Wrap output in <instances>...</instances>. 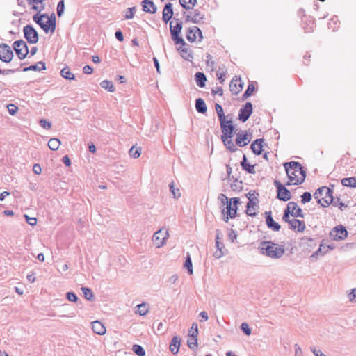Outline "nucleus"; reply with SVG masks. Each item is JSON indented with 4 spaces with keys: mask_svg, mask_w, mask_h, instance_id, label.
Returning a JSON list of instances; mask_svg holds the SVG:
<instances>
[{
    "mask_svg": "<svg viewBox=\"0 0 356 356\" xmlns=\"http://www.w3.org/2000/svg\"><path fill=\"white\" fill-rule=\"evenodd\" d=\"M100 86L102 88L107 90L109 92H114L115 87L112 81L108 80H104L100 83Z\"/></svg>",
    "mask_w": 356,
    "mask_h": 356,
    "instance_id": "obj_41",
    "label": "nucleus"
},
{
    "mask_svg": "<svg viewBox=\"0 0 356 356\" xmlns=\"http://www.w3.org/2000/svg\"><path fill=\"white\" fill-rule=\"evenodd\" d=\"M204 19V15H202L199 10L196 9L193 11V16L191 18V22L194 24L200 23L201 19Z\"/></svg>",
    "mask_w": 356,
    "mask_h": 356,
    "instance_id": "obj_44",
    "label": "nucleus"
},
{
    "mask_svg": "<svg viewBox=\"0 0 356 356\" xmlns=\"http://www.w3.org/2000/svg\"><path fill=\"white\" fill-rule=\"evenodd\" d=\"M60 75L68 80H74L75 79V76L73 73L71 72L70 68L68 67H65L60 71Z\"/></svg>",
    "mask_w": 356,
    "mask_h": 356,
    "instance_id": "obj_34",
    "label": "nucleus"
},
{
    "mask_svg": "<svg viewBox=\"0 0 356 356\" xmlns=\"http://www.w3.org/2000/svg\"><path fill=\"white\" fill-rule=\"evenodd\" d=\"M312 194L309 192H304L301 195V202L306 204L312 200Z\"/></svg>",
    "mask_w": 356,
    "mask_h": 356,
    "instance_id": "obj_52",
    "label": "nucleus"
},
{
    "mask_svg": "<svg viewBox=\"0 0 356 356\" xmlns=\"http://www.w3.org/2000/svg\"><path fill=\"white\" fill-rule=\"evenodd\" d=\"M230 138H221V140L227 149L231 152H234L236 151L237 148Z\"/></svg>",
    "mask_w": 356,
    "mask_h": 356,
    "instance_id": "obj_36",
    "label": "nucleus"
},
{
    "mask_svg": "<svg viewBox=\"0 0 356 356\" xmlns=\"http://www.w3.org/2000/svg\"><path fill=\"white\" fill-rule=\"evenodd\" d=\"M327 252L325 246H324L322 243L320 244L318 249L315 251L311 256V258L317 259L319 256H323Z\"/></svg>",
    "mask_w": 356,
    "mask_h": 356,
    "instance_id": "obj_38",
    "label": "nucleus"
},
{
    "mask_svg": "<svg viewBox=\"0 0 356 356\" xmlns=\"http://www.w3.org/2000/svg\"><path fill=\"white\" fill-rule=\"evenodd\" d=\"M169 188H170V192L172 193L173 195V197L175 198H178L181 196V193H180V191L179 188H175V184H174V181H172L170 184H169Z\"/></svg>",
    "mask_w": 356,
    "mask_h": 356,
    "instance_id": "obj_49",
    "label": "nucleus"
},
{
    "mask_svg": "<svg viewBox=\"0 0 356 356\" xmlns=\"http://www.w3.org/2000/svg\"><path fill=\"white\" fill-rule=\"evenodd\" d=\"M14 56L10 47L5 43L0 44V60L4 63H10Z\"/></svg>",
    "mask_w": 356,
    "mask_h": 356,
    "instance_id": "obj_10",
    "label": "nucleus"
},
{
    "mask_svg": "<svg viewBox=\"0 0 356 356\" xmlns=\"http://www.w3.org/2000/svg\"><path fill=\"white\" fill-rule=\"evenodd\" d=\"M289 225L291 229L298 232H302L305 229L304 221L296 218L291 219Z\"/></svg>",
    "mask_w": 356,
    "mask_h": 356,
    "instance_id": "obj_19",
    "label": "nucleus"
},
{
    "mask_svg": "<svg viewBox=\"0 0 356 356\" xmlns=\"http://www.w3.org/2000/svg\"><path fill=\"white\" fill-rule=\"evenodd\" d=\"M310 349L315 356H327L325 354L322 353L320 350L316 349L315 347H311Z\"/></svg>",
    "mask_w": 356,
    "mask_h": 356,
    "instance_id": "obj_64",
    "label": "nucleus"
},
{
    "mask_svg": "<svg viewBox=\"0 0 356 356\" xmlns=\"http://www.w3.org/2000/svg\"><path fill=\"white\" fill-rule=\"evenodd\" d=\"M13 48L19 60H24L29 54L28 46L22 40L15 41L13 44Z\"/></svg>",
    "mask_w": 356,
    "mask_h": 356,
    "instance_id": "obj_6",
    "label": "nucleus"
},
{
    "mask_svg": "<svg viewBox=\"0 0 356 356\" xmlns=\"http://www.w3.org/2000/svg\"><path fill=\"white\" fill-rule=\"evenodd\" d=\"M252 113V104L248 102L239 109L238 120L242 122H245L250 117Z\"/></svg>",
    "mask_w": 356,
    "mask_h": 356,
    "instance_id": "obj_13",
    "label": "nucleus"
},
{
    "mask_svg": "<svg viewBox=\"0 0 356 356\" xmlns=\"http://www.w3.org/2000/svg\"><path fill=\"white\" fill-rule=\"evenodd\" d=\"M248 202L246 205L245 213L250 216H256L259 209V200L257 197H248Z\"/></svg>",
    "mask_w": 356,
    "mask_h": 356,
    "instance_id": "obj_14",
    "label": "nucleus"
},
{
    "mask_svg": "<svg viewBox=\"0 0 356 356\" xmlns=\"http://www.w3.org/2000/svg\"><path fill=\"white\" fill-rule=\"evenodd\" d=\"M259 248L262 254L272 259H280L285 252L284 245H279L271 241H261Z\"/></svg>",
    "mask_w": 356,
    "mask_h": 356,
    "instance_id": "obj_2",
    "label": "nucleus"
},
{
    "mask_svg": "<svg viewBox=\"0 0 356 356\" xmlns=\"http://www.w3.org/2000/svg\"><path fill=\"white\" fill-rule=\"evenodd\" d=\"M215 109L220 122L226 120V116L225 115L224 111L221 105L216 103L215 104ZM229 115H227V118H229Z\"/></svg>",
    "mask_w": 356,
    "mask_h": 356,
    "instance_id": "obj_37",
    "label": "nucleus"
},
{
    "mask_svg": "<svg viewBox=\"0 0 356 356\" xmlns=\"http://www.w3.org/2000/svg\"><path fill=\"white\" fill-rule=\"evenodd\" d=\"M60 140L58 138H51L48 142V147L53 151L57 150L60 145Z\"/></svg>",
    "mask_w": 356,
    "mask_h": 356,
    "instance_id": "obj_39",
    "label": "nucleus"
},
{
    "mask_svg": "<svg viewBox=\"0 0 356 356\" xmlns=\"http://www.w3.org/2000/svg\"><path fill=\"white\" fill-rule=\"evenodd\" d=\"M241 329L248 336L251 334L252 330L247 323H242L241 325Z\"/></svg>",
    "mask_w": 356,
    "mask_h": 356,
    "instance_id": "obj_53",
    "label": "nucleus"
},
{
    "mask_svg": "<svg viewBox=\"0 0 356 356\" xmlns=\"http://www.w3.org/2000/svg\"><path fill=\"white\" fill-rule=\"evenodd\" d=\"M138 310L136 312L140 316H145L148 312V305L146 303H141L137 306Z\"/></svg>",
    "mask_w": 356,
    "mask_h": 356,
    "instance_id": "obj_43",
    "label": "nucleus"
},
{
    "mask_svg": "<svg viewBox=\"0 0 356 356\" xmlns=\"http://www.w3.org/2000/svg\"><path fill=\"white\" fill-rule=\"evenodd\" d=\"M254 167H255L254 165H251L250 163H248L244 168H243V170H244L245 171H246L248 173L254 174L255 173Z\"/></svg>",
    "mask_w": 356,
    "mask_h": 356,
    "instance_id": "obj_59",
    "label": "nucleus"
},
{
    "mask_svg": "<svg viewBox=\"0 0 356 356\" xmlns=\"http://www.w3.org/2000/svg\"><path fill=\"white\" fill-rule=\"evenodd\" d=\"M330 237L334 241H341L348 236V231L343 225L334 227L330 233Z\"/></svg>",
    "mask_w": 356,
    "mask_h": 356,
    "instance_id": "obj_12",
    "label": "nucleus"
},
{
    "mask_svg": "<svg viewBox=\"0 0 356 356\" xmlns=\"http://www.w3.org/2000/svg\"><path fill=\"white\" fill-rule=\"evenodd\" d=\"M216 246L218 250H221L222 248V243H221L219 241L220 239V231L219 229H216Z\"/></svg>",
    "mask_w": 356,
    "mask_h": 356,
    "instance_id": "obj_54",
    "label": "nucleus"
},
{
    "mask_svg": "<svg viewBox=\"0 0 356 356\" xmlns=\"http://www.w3.org/2000/svg\"><path fill=\"white\" fill-rule=\"evenodd\" d=\"M230 180H232L234 182V184H232V188L234 191L242 188V181H238L237 177H235L234 175H232Z\"/></svg>",
    "mask_w": 356,
    "mask_h": 356,
    "instance_id": "obj_48",
    "label": "nucleus"
},
{
    "mask_svg": "<svg viewBox=\"0 0 356 356\" xmlns=\"http://www.w3.org/2000/svg\"><path fill=\"white\" fill-rule=\"evenodd\" d=\"M254 90H255V86H254V84L250 83L248 86L246 90L242 95V99L245 100L246 99H248L249 97H250L252 95V94L254 92Z\"/></svg>",
    "mask_w": 356,
    "mask_h": 356,
    "instance_id": "obj_42",
    "label": "nucleus"
},
{
    "mask_svg": "<svg viewBox=\"0 0 356 356\" xmlns=\"http://www.w3.org/2000/svg\"><path fill=\"white\" fill-rule=\"evenodd\" d=\"M45 69H46L45 63L43 61H39L34 65H31L29 67H24L23 69V71L24 72H28V71L40 72V71L44 70Z\"/></svg>",
    "mask_w": 356,
    "mask_h": 356,
    "instance_id": "obj_26",
    "label": "nucleus"
},
{
    "mask_svg": "<svg viewBox=\"0 0 356 356\" xmlns=\"http://www.w3.org/2000/svg\"><path fill=\"white\" fill-rule=\"evenodd\" d=\"M243 83L242 82L241 78L235 76L233 77L231 83L229 84V90L233 95H238L240 91L243 89Z\"/></svg>",
    "mask_w": 356,
    "mask_h": 356,
    "instance_id": "obj_16",
    "label": "nucleus"
},
{
    "mask_svg": "<svg viewBox=\"0 0 356 356\" xmlns=\"http://www.w3.org/2000/svg\"><path fill=\"white\" fill-rule=\"evenodd\" d=\"M233 207V202H231V199H229V202L226 204L225 209H222V213L226 214V216H230V209Z\"/></svg>",
    "mask_w": 356,
    "mask_h": 356,
    "instance_id": "obj_57",
    "label": "nucleus"
},
{
    "mask_svg": "<svg viewBox=\"0 0 356 356\" xmlns=\"http://www.w3.org/2000/svg\"><path fill=\"white\" fill-rule=\"evenodd\" d=\"M7 108H8V113L11 115H15L17 111H18V107L16 106L15 105H14L13 104H10L7 106Z\"/></svg>",
    "mask_w": 356,
    "mask_h": 356,
    "instance_id": "obj_56",
    "label": "nucleus"
},
{
    "mask_svg": "<svg viewBox=\"0 0 356 356\" xmlns=\"http://www.w3.org/2000/svg\"><path fill=\"white\" fill-rule=\"evenodd\" d=\"M177 23L175 25H173V22L170 23V31L171 34V38L175 42V44H181V45H187V43L185 42L184 40L179 34L181 32V29L183 27V23L178 19H175Z\"/></svg>",
    "mask_w": 356,
    "mask_h": 356,
    "instance_id": "obj_5",
    "label": "nucleus"
},
{
    "mask_svg": "<svg viewBox=\"0 0 356 356\" xmlns=\"http://www.w3.org/2000/svg\"><path fill=\"white\" fill-rule=\"evenodd\" d=\"M341 184L344 186L355 188L356 187V177H352L343 178L341 180Z\"/></svg>",
    "mask_w": 356,
    "mask_h": 356,
    "instance_id": "obj_33",
    "label": "nucleus"
},
{
    "mask_svg": "<svg viewBox=\"0 0 356 356\" xmlns=\"http://www.w3.org/2000/svg\"><path fill=\"white\" fill-rule=\"evenodd\" d=\"M287 177L289 179L286 185H298L302 184L306 177V172L302 165L297 161L286 162L284 164Z\"/></svg>",
    "mask_w": 356,
    "mask_h": 356,
    "instance_id": "obj_1",
    "label": "nucleus"
},
{
    "mask_svg": "<svg viewBox=\"0 0 356 356\" xmlns=\"http://www.w3.org/2000/svg\"><path fill=\"white\" fill-rule=\"evenodd\" d=\"M168 236V233L167 231L163 232L160 229L154 234L152 241L157 248H160L164 245V242Z\"/></svg>",
    "mask_w": 356,
    "mask_h": 356,
    "instance_id": "obj_15",
    "label": "nucleus"
},
{
    "mask_svg": "<svg viewBox=\"0 0 356 356\" xmlns=\"http://www.w3.org/2000/svg\"><path fill=\"white\" fill-rule=\"evenodd\" d=\"M178 51L181 54V56L186 60H191L193 58V55L192 51L189 49L188 44L187 45H181L179 48H178Z\"/></svg>",
    "mask_w": 356,
    "mask_h": 356,
    "instance_id": "obj_21",
    "label": "nucleus"
},
{
    "mask_svg": "<svg viewBox=\"0 0 356 356\" xmlns=\"http://www.w3.org/2000/svg\"><path fill=\"white\" fill-rule=\"evenodd\" d=\"M195 109L199 113L204 114L207 111V106L202 98H198L195 100Z\"/></svg>",
    "mask_w": 356,
    "mask_h": 356,
    "instance_id": "obj_27",
    "label": "nucleus"
},
{
    "mask_svg": "<svg viewBox=\"0 0 356 356\" xmlns=\"http://www.w3.org/2000/svg\"><path fill=\"white\" fill-rule=\"evenodd\" d=\"M181 339L179 337L175 336L172 339L170 344V350L173 354H177L180 347Z\"/></svg>",
    "mask_w": 356,
    "mask_h": 356,
    "instance_id": "obj_28",
    "label": "nucleus"
},
{
    "mask_svg": "<svg viewBox=\"0 0 356 356\" xmlns=\"http://www.w3.org/2000/svg\"><path fill=\"white\" fill-rule=\"evenodd\" d=\"M173 16V9L171 3H168L165 5L163 10V20L165 23L171 19Z\"/></svg>",
    "mask_w": 356,
    "mask_h": 356,
    "instance_id": "obj_24",
    "label": "nucleus"
},
{
    "mask_svg": "<svg viewBox=\"0 0 356 356\" xmlns=\"http://www.w3.org/2000/svg\"><path fill=\"white\" fill-rule=\"evenodd\" d=\"M218 199L220 200L222 205H226L229 202V199L222 193L220 194Z\"/></svg>",
    "mask_w": 356,
    "mask_h": 356,
    "instance_id": "obj_61",
    "label": "nucleus"
},
{
    "mask_svg": "<svg viewBox=\"0 0 356 356\" xmlns=\"http://www.w3.org/2000/svg\"><path fill=\"white\" fill-rule=\"evenodd\" d=\"M66 298L70 302H76L78 300L77 296L72 291L66 293Z\"/></svg>",
    "mask_w": 356,
    "mask_h": 356,
    "instance_id": "obj_55",
    "label": "nucleus"
},
{
    "mask_svg": "<svg viewBox=\"0 0 356 356\" xmlns=\"http://www.w3.org/2000/svg\"><path fill=\"white\" fill-rule=\"evenodd\" d=\"M184 266V268H186L187 269L188 274L192 275L193 273V264H192V261H191V256L189 255V254H188L187 257H186V261H185Z\"/></svg>",
    "mask_w": 356,
    "mask_h": 356,
    "instance_id": "obj_46",
    "label": "nucleus"
},
{
    "mask_svg": "<svg viewBox=\"0 0 356 356\" xmlns=\"http://www.w3.org/2000/svg\"><path fill=\"white\" fill-rule=\"evenodd\" d=\"M186 37L188 42H193L197 39V36L196 32L193 30V26L190 27L186 30Z\"/></svg>",
    "mask_w": 356,
    "mask_h": 356,
    "instance_id": "obj_35",
    "label": "nucleus"
},
{
    "mask_svg": "<svg viewBox=\"0 0 356 356\" xmlns=\"http://www.w3.org/2000/svg\"><path fill=\"white\" fill-rule=\"evenodd\" d=\"M24 36L29 44H36L38 42L39 36L35 29L30 24L23 28Z\"/></svg>",
    "mask_w": 356,
    "mask_h": 356,
    "instance_id": "obj_7",
    "label": "nucleus"
},
{
    "mask_svg": "<svg viewBox=\"0 0 356 356\" xmlns=\"http://www.w3.org/2000/svg\"><path fill=\"white\" fill-rule=\"evenodd\" d=\"M289 203H291L292 204H293L295 206L294 209H291V213H290L291 215L293 217L304 218V214L302 213V209L300 208L299 207H298L297 204L294 202H290Z\"/></svg>",
    "mask_w": 356,
    "mask_h": 356,
    "instance_id": "obj_32",
    "label": "nucleus"
},
{
    "mask_svg": "<svg viewBox=\"0 0 356 356\" xmlns=\"http://www.w3.org/2000/svg\"><path fill=\"white\" fill-rule=\"evenodd\" d=\"M135 11H136V8L135 7H132V8H128L126 10H125V14H124V18L126 19H131L134 17V15H135Z\"/></svg>",
    "mask_w": 356,
    "mask_h": 356,
    "instance_id": "obj_50",
    "label": "nucleus"
},
{
    "mask_svg": "<svg viewBox=\"0 0 356 356\" xmlns=\"http://www.w3.org/2000/svg\"><path fill=\"white\" fill-rule=\"evenodd\" d=\"M231 202H233V207L230 209V216H224L223 220L225 222H228L229 218H234L236 216L237 205L240 203V200L238 197H232L231 198Z\"/></svg>",
    "mask_w": 356,
    "mask_h": 356,
    "instance_id": "obj_20",
    "label": "nucleus"
},
{
    "mask_svg": "<svg viewBox=\"0 0 356 356\" xmlns=\"http://www.w3.org/2000/svg\"><path fill=\"white\" fill-rule=\"evenodd\" d=\"M57 15L61 17L65 10V2L64 0H60L57 5Z\"/></svg>",
    "mask_w": 356,
    "mask_h": 356,
    "instance_id": "obj_51",
    "label": "nucleus"
},
{
    "mask_svg": "<svg viewBox=\"0 0 356 356\" xmlns=\"http://www.w3.org/2000/svg\"><path fill=\"white\" fill-rule=\"evenodd\" d=\"M348 297L350 302L355 301V300L356 298V288L353 289L351 290V292L350 293H348Z\"/></svg>",
    "mask_w": 356,
    "mask_h": 356,
    "instance_id": "obj_63",
    "label": "nucleus"
},
{
    "mask_svg": "<svg viewBox=\"0 0 356 356\" xmlns=\"http://www.w3.org/2000/svg\"><path fill=\"white\" fill-rule=\"evenodd\" d=\"M191 329H194V332H192V330L188 331V339L187 340V343L191 350H195L197 347L198 327L197 323H193L192 324Z\"/></svg>",
    "mask_w": 356,
    "mask_h": 356,
    "instance_id": "obj_11",
    "label": "nucleus"
},
{
    "mask_svg": "<svg viewBox=\"0 0 356 356\" xmlns=\"http://www.w3.org/2000/svg\"><path fill=\"white\" fill-rule=\"evenodd\" d=\"M211 93L213 95H218L219 96H222L223 94V90L222 87H216L211 90Z\"/></svg>",
    "mask_w": 356,
    "mask_h": 356,
    "instance_id": "obj_62",
    "label": "nucleus"
},
{
    "mask_svg": "<svg viewBox=\"0 0 356 356\" xmlns=\"http://www.w3.org/2000/svg\"><path fill=\"white\" fill-rule=\"evenodd\" d=\"M274 185L277 188V197L282 201H288L291 198V192L280 181L275 180Z\"/></svg>",
    "mask_w": 356,
    "mask_h": 356,
    "instance_id": "obj_9",
    "label": "nucleus"
},
{
    "mask_svg": "<svg viewBox=\"0 0 356 356\" xmlns=\"http://www.w3.org/2000/svg\"><path fill=\"white\" fill-rule=\"evenodd\" d=\"M81 289L82 292L83 293L84 298L86 300H90V301L94 300V299H95L94 294L90 288L83 286V287H81Z\"/></svg>",
    "mask_w": 356,
    "mask_h": 356,
    "instance_id": "obj_40",
    "label": "nucleus"
},
{
    "mask_svg": "<svg viewBox=\"0 0 356 356\" xmlns=\"http://www.w3.org/2000/svg\"><path fill=\"white\" fill-rule=\"evenodd\" d=\"M294 208L295 206L293 204H292L291 203H288L286 208L284 211V214L282 216V220L284 222H288L289 224V222L291 220V219H290L291 209H294Z\"/></svg>",
    "mask_w": 356,
    "mask_h": 356,
    "instance_id": "obj_31",
    "label": "nucleus"
},
{
    "mask_svg": "<svg viewBox=\"0 0 356 356\" xmlns=\"http://www.w3.org/2000/svg\"><path fill=\"white\" fill-rule=\"evenodd\" d=\"M263 142L264 139H256L250 145V149L252 152L256 155H260L263 151Z\"/></svg>",
    "mask_w": 356,
    "mask_h": 356,
    "instance_id": "obj_23",
    "label": "nucleus"
},
{
    "mask_svg": "<svg viewBox=\"0 0 356 356\" xmlns=\"http://www.w3.org/2000/svg\"><path fill=\"white\" fill-rule=\"evenodd\" d=\"M40 124L42 128L45 129H49L51 127V122L46 120L45 119H41L40 120Z\"/></svg>",
    "mask_w": 356,
    "mask_h": 356,
    "instance_id": "obj_58",
    "label": "nucleus"
},
{
    "mask_svg": "<svg viewBox=\"0 0 356 356\" xmlns=\"http://www.w3.org/2000/svg\"><path fill=\"white\" fill-rule=\"evenodd\" d=\"M129 154L130 156H131L134 159H137L141 154V148L136 147L135 146H132L129 151Z\"/></svg>",
    "mask_w": 356,
    "mask_h": 356,
    "instance_id": "obj_45",
    "label": "nucleus"
},
{
    "mask_svg": "<svg viewBox=\"0 0 356 356\" xmlns=\"http://www.w3.org/2000/svg\"><path fill=\"white\" fill-rule=\"evenodd\" d=\"M266 218V224L267 227L274 232H278L280 229V225L278 222H275L273 217L271 211H266L264 213Z\"/></svg>",
    "mask_w": 356,
    "mask_h": 356,
    "instance_id": "obj_17",
    "label": "nucleus"
},
{
    "mask_svg": "<svg viewBox=\"0 0 356 356\" xmlns=\"http://www.w3.org/2000/svg\"><path fill=\"white\" fill-rule=\"evenodd\" d=\"M250 141L248 134L245 131H241L236 135V144L239 147L247 145Z\"/></svg>",
    "mask_w": 356,
    "mask_h": 356,
    "instance_id": "obj_18",
    "label": "nucleus"
},
{
    "mask_svg": "<svg viewBox=\"0 0 356 356\" xmlns=\"http://www.w3.org/2000/svg\"><path fill=\"white\" fill-rule=\"evenodd\" d=\"M33 19L46 33L49 31L54 33L56 30V21L54 13L49 16L47 13L40 14L38 13L33 15Z\"/></svg>",
    "mask_w": 356,
    "mask_h": 356,
    "instance_id": "obj_3",
    "label": "nucleus"
},
{
    "mask_svg": "<svg viewBox=\"0 0 356 356\" xmlns=\"http://www.w3.org/2000/svg\"><path fill=\"white\" fill-rule=\"evenodd\" d=\"M143 10L145 13L154 14L156 12L157 8L151 0H143L142 1Z\"/></svg>",
    "mask_w": 356,
    "mask_h": 356,
    "instance_id": "obj_22",
    "label": "nucleus"
},
{
    "mask_svg": "<svg viewBox=\"0 0 356 356\" xmlns=\"http://www.w3.org/2000/svg\"><path fill=\"white\" fill-rule=\"evenodd\" d=\"M195 80L196 84L200 88H203L205 86V83L207 81V76L203 72H197L195 74Z\"/></svg>",
    "mask_w": 356,
    "mask_h": 356,
    "instance_id": "obj_29",
    "label": "nucleus"
},
{
    "mask_svg": "<svg viewBox=\"0 0 356 356\" xmlns=\"http://www.w3.org/2000/svg\"><path fill=\"white\" fill-rule=\"evenodd\" d=\"M222 136L221 138H232L234 136V126L232 124V118L229 120H225L220 122Z\"/></svg>",
    "mask_w": 356,
    "mask_h": 356,
    "instance_id": "obj_8",
    "label": "nucleus"
},
{
    "mask_svg": "<svg viewBox=\"0 0 356 356\" xmlns=\"http://www.w3.org/2000/svg\"><path fill=\"white\" fill-rule=\"evenodd\" d=\"M24 217L26 218V221L28 224L31 225H35L37 223V219L34 217H29L27 215H24Z\"/></svg>",
    "mask_w": 356,
    "mask_h": 356,
    "instance_id": "obj_60",
    "label": "nucleus"
},
{
    "mask_svg": "<svg viewBox=\"0 0 356 356\" xmlns=\"http://www.w3.org/2000/svg\"><path fill=\"white\" fill-rule=\"evenodd\" d=\"M179 2L184 9L191 10L197 4V0H179Z\"/></svg>",
    "mask_w": 356,
    "mask_h": 356,
    "instance_id": "obj_30",
    "label": "nucleus"
},
{
    "mask_svg": "<svg viewBox=\"0 0 356 356\" xmlns=\"http://www.w3.org/2000/svg\"><path fill=\"white\" fill-rule=\"evenodd\" d=\"M132 350L138 356H145V350L140 345L135 344L132 346Z\"/></svg>",
    "mask_w": 356,
    "mask_h": 356,
    "instance_id": "obj_47",
    "label": "nucleus"
},
{
    "mask_svg": "<svg viewBox=\"0 0 356 356\" xmlns=\"http://www.w3.org/2000/svg\"><path fill=\"white\" fill-rule=\"evenodd\" d=\"M314 196L317 200V202L323 207H326L330 204L337 207V202L333 197V191L327 186L319 188L314 193Z\"/></svg>",
    "mask_w": 356,
    "mask_h": 356,
    "instance_id": "obj_4",
    "label": "nucleus"
},
{
    "mask_svg": "<svg viewBox=\"0 0 356 356\" xmlns=\"http://www.w3.org/2000/svg\"><path fill=\"white\" fill-rule=\"evenodd\" d=\"M92 331L99 334L103 335L106 333V330L104 325L99 321H95L91 323Z\"/></svg>",
    "mask_w": 356,
    "mask_h": 356,
    "instance_id": "obj_25",
    "label": "nucleus"
}]
</instances>
